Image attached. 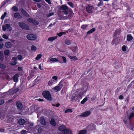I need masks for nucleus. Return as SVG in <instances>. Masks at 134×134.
<instances>
[{
	"mask_svg": "<svg viewBox=\"0 0 134 134\" xmlns=\"http://www.w3.org/2000/svg\"><path fill=\"white\" fill-rule=\"evenodd\" d=\"M87 131L86 130H83L80 131L78 134H85L86 133Z\"/></svg>",
	"mask_w": 134,
	"mask_h": 134,
	"instance_id": "28",
	"label": "nucleus"
},
{
	"mask_svg": "<svg viewBox=\"0 0 134 134\" xmlns=\"http://www.w3.org/2000/svg\"><path fill=\"white\" fill-rule=\"evenodd\" d=\"M17 64V62L15 61H12L10 63V65L11 66H14L16 65Z\"/></svg>",
	"mask_w": 134,
	"mask_h": 134,
	"instance_id": "46",
	"label": "nucleus"
},
{
	"mask_svg": "<svg viewBox=\"0 0 134 134\" xmlns=\"http://www.w3.org/2000/svg\"><path fill=\"white\" fill-rule=\"evenodd\" d=\"M117 38H114L111 42V44L112 45H114L115 44L116 45L117 44Z\"/></svg>",
	"mask_w": 134,
	"mask_h": 134,
	"instance_id": "25",
	"label": "nucleus"
},
{
	"mask_svg": "<svg viewBox=\"0 0 134 134\" xmlns=\"http://www.w3.org/2000/svg\"><path fill=\"white\" fill-rule=\"evenodd\" d=\"M40 122L41 124L43 125H45L46 124V122L43 116H42L41 117L40 119Z\"/></svg>",
	"mask_w": 134,
	"mask_h": 134,
	"instance_id": "11",
	"label": "nucleus"
},
{
	"mask_svg": "<svg viewBox=\"0 0 134 134\" xmlns=\"http://www.w3.org/2000/svg\"><path fill=\"white\" fill-rule=\"evenodd\" d=\"M57 35L59 37H61L62 35V32H60L57 34Z\"/></svg>",
	"mask_w": 134,
	"mask_h": 134,
	"instance_id": "64",
	"label": "nucleus"
},
{
	"mask_svg": "<svg viewBox=\"0 0 134 134\" xmlns=\"http://www.w3.org/2000/svg\"><path fill=\"white\" fill-rule=\"evenodd\" d=\"M13 10L15 12H17L18 11L17 7L16 6H13L12 7Z\"/></svg>",
	"mask_w": 134,
	"mask_h": 134,
	"instance_id": "44",
	"label": "nucleus"
},
{
	"mask_svg": "<svg viewBox=\"0 0 134 134\" xmlns=\"http://www.w3.org/2000/svg\"><path fill=\"white\" fill-rule=\"evenodd\" d=\"M68 4L71 8H73L74 5L73 3L71 2H68Z\"/></svg>",
	"mask_w": 134,
	"mask_h": 134,
	"instance_id": "45",
	"label": "nucleus"
},
{
	"mask_svg": "<svg viewBox=\"0 0 134 134\" xmlns=\"http://www.w3.org/2000/svg\"><path fill=\"white\" fill-rule=\"evenodd\" d=\"M2 37L4 38L5 39H7L8 38V36L7 35H6L5 34H3L2 36Z\"/></svg>",
	"mask_w": 134,
	"mask_h": 134,
	"instance_id": "54",
	"label": "nucleus"
},
{
	"mask_svg": "<svg viewBox=\"0 0 134 134\" xmlns=\"http://www.w3.org/2000/svg\"><path fill=\"white\" fill-rule=\"evenodd\" d=\"M87 100V98H85L81 102V103L82 104H83Z\"/></svg>",
	"mask_w": 134,
	"mask_h": 134,
	"instance_id": "38",
	"label": "nucleus"
},
{
	"mask_svg": "<svg viewBox=\"0 0 134 134\" xmlns=\"http://www.w3.org/2000/svg\"><path fill=\"white\" fill-rule=\"evenodd\" d=\"M33 24L35 25H37L39 24V22L37 21L34 20Z\"/></svg>",
	"mask_w": 134,
	"mask_h": 134,
	"instance_id": "50",
	"label": "nucleus"
},
{
	"mask_svg": "<svg viewBox=\"0 0 134 134\" xmlns=\"http://www.w3.org/2000/svg\"><path fill=\"white\" fill-rule=\"evenodd\" d=\"M71 99L72 101L74 100L75 99V96H72L71 98Z\"/></svg>",
	"mask_w": 134,
	"mask_h": 134,
	"instance_id": "62",
	"label": "nucleus"
},
{
	"mask_svg": "<svg viewBox=\"0 0 134 134\" xmlns=\"http://www.w3.org/2000/svg\"><path fill=\"white\" fill-rule=\"evenodd\" d=\"M45 1L49 4H51V1L50 0H45Z\"/></svg>",
	"mask_w": 134,
	"mask_h": 134,
	"instance_id": "63",
	"label": "nucleus"
},
{
	"mask_svg": "<svg viewBox=\"0 0 134 134\" xmlns=\"http://www.w3.org/2000/svg\"><path fill=\"white\" fill-rule=\"evenodd\" d=\"M65 43L66 44L68 45H69L71 43V41L68 40H65Z\"/></svg>",
	"mask_w": 134,
	"mask_h": 134,
	"instance_id": "35",
	"label": "nucleus"
},
{
	"mask_svg": "<svg viewBox=\"0 0 134 134\" xmlns=\"http://www.w3.org/2000/svg\"><path fill=\"white\" fill-rule=\"evenodd\" d=\"M68 56L69 58L71 59H73L74 60H76L78 59L76 57V56H71L70 55H69Z\"/></svg>",
	"mask_w": 134,
	"mask_h": 134,
	"instance_id": "27",
	"label": "nucleus"
},
{
	"mask_svg": "<svg viewBox=\"0 0 134 134\" xmlns=\"http://www.w3.org/2000/svg\"><path fill=\"white\" fill-rule=\"evenodd\" d=\"M6 68V66L0 63V68L2 69L5 70Z\"/></svg>",
	"mask_w": 134,
	"mask_h": 134,
	"instance_id": "30",
	"label": "nucleus"
},
{
	"mask_svg": "<svg viewBox=\"0 0 134 134\" xmlns=\"http://www.w3.org/2000/svg\"><path fill=\"white\" fill-rule=\"evenodd\" d=\"M53 89L55 90V92H57L59 91L61 89L58 86H55L53 88Z\"/></svg>",
	"mask_w": 134,
	"mask_h": 134,
	"instance_id": "24",
	"label": "nucleus"
},
{
	"mask_svg": "<svg viewBox=\"0 0 134 134\" xmlns=\"http://www.w3.org/2000/svg\"><path fill=\"white\" fill-rule=\"evenodd\" d=\"M34 20L33 19L31 18H29L27 20L30 23L33 24L34 22Z\"/></svg>",
	"mask_w": 134,
	"mask_h": 134,
	"instance_id": "39",
	"label": "nucleus"
},
{
	"mask_svg": "<svg viewBox=\"0 0 134 134\" xmlns=\"http://www.w3.org/2000/svg\"><path fill=\"white\" fill-rule=\"evenodd\" d=\"M121 32V30L120 29H116L115 32L114 33L113 35L114 37H116L117 35L119 34Z\"/></svg>",
	"mask_w": 134,
	"mask_h": 134,
	"instance_id": "15",
	"label": "nucleus"
},
{
	"mask_svg": "<svg viewBox=\"0 0 134 134\" xmlns=\"http://www.w3.org/2000/svg\"><path fill=\"white\" fill-rule=\"evenodd\" d=\"M43 97L47 100L51 101L52 100V98L50 92L47 90H44L42 93Z\"/></svg>",
	"mask_w": 134,
	"mask_h": 134,
	"instance_id": "1",
	"label": "nucleus"
},
{
	"mask_svg": "<svg viewBox=\"0 0 134 134\" xmlns=\"http://www.w3.org/2000/svg\"><path fill=\"white\" fill-rule=\"evenodd\" d=\"M42 55L41 54H38L36 57V60H38L40 59L42 57Z\"/></svg>",
	"mask_w": 134,
	"mask_h": 134,
	"instance_id": "42",
	"label": "nucleus"
},
{
	"mask_svg": "<svg viewBox=\"0 0 134 134\" xmlns=\"http://www.w3.org/2000/svg\"><path fill=\"white\" fill-rule=\"evenodd\" d=\"M82 94L81 93H79L78 95H77V98L79 99H81L82 98Z\"/></svg>",
	"mask_w": 134,
	"mask_h": 134,
	"instance_id": "47",
	"label": "nucleus"
},
{
	"mask_svg": "<svg viewBox=\"0 0 134 134\" xmlns=\"http://www.w3.org/2000/svg\"><path fill=\"white\" fill-rule=\"evenodd\" d=\"M64 134H72V133L71 131L68 129H66L64 130L63 132Z\"/></svg>",
	"mask_w": 134,
	"mask_h": 134,
	"instance_id": "20",
	"label": "nucleus"
},
{
	"mask_svg": "<svg viewBox=\"0 0 134 134\" xmlns=\"http://www.w3.org/2000/svg\"><path fill=\"white\" fill-rule=\"evenodd\" d=\"M94 9V7L90 5V4L88 5L86 8L87 12L88 13H92Z\"/></svg>",
	"mask_w": 134,
	"mask_h": 134,
	"instance_id": "5",
	"label": "nucleus"
},
{
	"mask_svg": "<svg viewBox=\"0 0 134 134\" xmlns=\"http://www.w3.org/2000/svg\"><path fill=\"white\" fill-rule=\"evenodd\" d=\"M25 121L24 119L20 118L18 120V123L20 125H23L24 124Z\"/></svg>",
	"mask_w": 134,
	"mask_h": 134,
	"instance_id": "14",
	"label": "nucleus"
},
{
	"mask_svg": "<svg viewBox=\"0 0 134 134\" xmlns=\"http://www.w3.org/2000/svg\"><path fill=\"white\" fill-rule=\"evenodd\" d=\"M4 102V100L3 99H0V105L3 104Z\"/></svg>",
	"mask_w": 134,
	"mask_h": 134,
	"instance_id": "58",
	"label": "nucleus"
},
{
	"mask_svg": "<svg viewBox=\"0 0 134 134\" xmlns=\"http://www.w3.org/2000/svg\"><path fill=\"white\" fill-rule=\"evenodd\" d=\"M62 12H63L64 14L65 15H67L68 13V11L66 10H64L62 11Z\"/></svg>",
	"mask_w": 134,
	"mask_h": 134,
	"instance_id": "59",
	"label": "nucleus"
},
{
	"mask_svg": "<svg viewBox=\"0 0 134 134\" xmlns=\"http://www.w3.org/2000/svg\"><path fill=\"white\" fill-rule=\"evenodd\" d=\"M64 81V80L63 81V80H61L59 82V83L58 84V85H57L61 89L62 88V87L63 86V83H65V82Z\"/></svg>",
	"mask_w": 134,
	"mask_h": 134,
	"instance_id": "23",
	"label": "nucleus"
},
{
	"mask_svg": "<svg viewBox=\"0 0 134 134\" xmlns=\"http://www.w3.org/2000/svg\"><path fill=\"white\" fill-rule=\"evenodd\" d=\"M9 53V51L8 50H5L4 51V54L6 55H8Z\"/></svg>",
	"mask_w": 134,
	"mask_h": 134,
	"instance_id": "40",
	"label": "nucleus"
},
{
	"mask_svg": "<svg viewBox=\"0 0 134 134\" xmlns=\"http://www.w3.org/2000/svg\"><path fill=\"white\" fill-rule=\"evenodd\" d=\"M5 79L7 80L8 81H9L12 79V78H11L8 75H7L6 76Z\"/></svg>",
	"mask_w": 134,
	"mask_h": 134,
	"instance_id": "43",
	"label": "nucleus"
},
{
	"mask_svg": "<svg viewBox=\"0 0 134 134\" xmlns=\"http://www.w3.org/2000/svg\"><path fill=\"white\" fill-rule=\"evenodd\" d=\"M133 39V37L131 34L128 35L127 36V40L128 41H131Z\"/></svg>",
	"mask_w": 134,
	"mask_h": 134,
	"instance_id": "22",
	"label": "nucleus"
},
{
	"mask_svg": "<svg viewBox=\"0 0 134 134\" xmlns=\"http://www.w3.org/2000/svg\"><path fill=\"white\" fill-rule=\"evenodd\" d=\"M89 127H90V128H91V130L96 129L95 126L94 124H93L92 125L89 126Z\"/></svg>",
	"mask_w": 134,
	"mask_h": 134,
	"instance_id": "36",
	"label": "nucleus"
},
{
	"mask_svg": "<svg viewBox=\"0 0 134 134\" xmlns=\"http://www.w3.org/2000/svg\"><path fill=\"white\" fill-rule=\"evenodd\" d=\"M42 128L41 127H39L37 129V131L38 133H42Z\"/></svg>",
	"mask_w": 134,
	"mask_h": 134,
	"instance_id": "48",
	"label": "nucleus"
},
{
	"mask_svg": "<svg viewBox=\"0 0 134 134\" xmlns=\"http://www.w3.org/2000/svg\"><path fill=\"white\" fill-rule=\"evenodd\" d=\"M51 61L53 62H58L59 61V60L56 58H52L50 59Z\"/></svg>",
	"mask_w": 134,
	"mask_h": 134,
	"instance_id": "33",
	"label": "nucleus"
},
{
	"mask_svg": "<svg viewBox=\"0 0 134 134\" xmlns=\"http://www.w3.org/2000/svg\"><path fill=\"white\" fill-rule=\"evenodd\" d=\"M68 9H69L67 5H62L59 8V9L60 10H66Z\"/></svg>",
	"mask_w": 134,
	"mask_h": 134,
	"instance_id": "13",
	"label": "nucleus"
},
{
	"mask_svg": "<svg viewBox=\"0 0 134 134\" xmlns=\"http://www.w3.org/2000/svg\"><path fill=\"white\" fill-rule=\"evenodd\" d=\"M5 45L6 47L8 48H10L12 46V44L10 42H6L5 43Z\"/></svg>",
	"mask_w": 134,
	"mask_h": 134,
	"instance_id": "16",
	"label": "nucleus"
},
{
	"mask_svg": "<svg viewBox=\"0 0 134 134\" xmlns=\"http://www.w3.org/2000/svg\"><path fill=\"white\" fill-rule=\"evenodd\" d=\"M57 38V36L49 37L48 38V40L49 41H52L56 39Z\"/></svg>",
	"mask_w": 134,
	"mask_h": 134,
	"instance_id": "21",
	"label": "nucleus"
},
{
	"mask_svg": "<svg viewBox=\"0 0 134 134\" xmlns=\"http://www.w3.org/2000/svg\"><path fill=\"white\" fill-rule=\"evenodd\" d=\"M52 79H53V80H54L55 81H57L58 79V76H53L52 78Z\"/></svg>",
	"mask_w": 134,
	"mask_h": 134,
	"instance_id": "56",
	"label": "nucleus"
},
{
	"mask_svg": "<svg viewBox=\"0 0 134 134\" xmlns=\"http://www.w3.org/2000/svg\"><path fill=\"white\" fill-rule=\"evenodd\" d=\"M96 29L95 28H92L91 30L88 31L86 33L87 35L92 33L96 31Z\"/></svg>",
	"mask_w": 134,
	"mask_h": 134,
	"instance_id": "19",
	"label": "nucleus"
},
{
	"mask_svg": "<svg viewBox=\"0 0 134 134\" xmlns=\"http://www.w3.org/2000/svg\"><path fill=\"white\" fill-rule=\"evenodd\" d=\"M27 132V131L24 130H22L20 132L21 134H25Z\"/></svg>",
	"mask_w": 134,
	"mask_h": 134,
	"instance_id": "52",
	"label": "nucleus"
},
{
	"mask_svg": "<svg viewBox=\"0 0 134 134\" xmlns=\"http://www.w3.org/2000/svg\"><path fill=\"white\" fill-rule=\"evenodd\" d=\"M134 117V113H131L128 116V119L129 121H130L131 118Z\"/></svg>",
	"mask_w": 134,
	"mask_h": 134,
	"instance_id": "29",
	"label": "nucleus"
},
{
	"mask_svg": "<svg viewBox=\"0 0 134 134\" xmlns=\"http://www.w3.org/2000/svg\"><path fill=\"white\" fill-rule=\"evenodd\" d=\"M16 105L18 109L21 110L23 108V104L20 102L17 101L16 102Z\"/></svg>",
	"mask_w": 134,
	"mask_h": 134,
	"instance_id": "9",
	"label": "nucleus"
},
{
	"mask_svg": "<svg viewBox=\"0 0 134 134\" xmlns=\"http://www.w3.org/2000/svg\"><path fill=\"white\" fill-rule=\"evenodd\" d=\"M0 60L3 61L4 60V55L2 51H0Z\"/></svg>",
	"mask_w": 134,
	"mask_h": 134,
	"instance_id": "26",
	"label": "nucleus"
},
{
	"mask_svg": "<svg viewBox=\"0 0 134 134\" xmlns=\"http://www.w3.org/2000/svg\"><path fill=\"white\" fill-rule=\"evenodd\" d=\"M66 126L64 125H62L60 126L58 128V130L60 131H63L64 132V130L65 129Z\"/></svg>",
	"mask_w": 134,
	"mask_h": 134,
	"instance_id": "12",
	"label": "nucleus"
},
{
	"mask_svg": "<svg viewBox=\"0 0 134 134\" xmlns=\"http://www.w3.org/2000/svg\"><path fill=\"white\" fill-rule=\"evenodd\" d=\"M53 83L52 82V81L51 80L49 81L48 83V86H52Z\"/></svg>",
	"mask_w": 134,
	"mask_h": 134,
	"instance_id": "55",
	"label": "nucleus"
},
{
	"mask_svg": "<svg viewBox=\"0 0 134 134\" xmlns=\"http://www.w3.org/2000/svg\"><path fill=\"white\" fill-rule=\"evenodd\" d=\"M20 11L21 13L26 17L29 18L30 17L29 15L27 13L23 8H21L20 9Z\"/></svg>",
	"mask_w": 134,
	"mask_h": 134,
	"instance_id": "8",
	"label": "nucleus"
},
{
	"mask_svg": "<svg viewBox=\"0 0 134 134\" xmlns=\"http://www.w3.org/2000/svg\"><path fill=\"white\" fill-rule=\"evenodd\" d=\"M4 44L3 43H0V49H2L3 48Z\"/></svg>",
	"mask_w": 134,
	"mask_h": 134,
	"instance_id": "61",
	"label": "nucleus"
},
{
	"mask_svg": "<svg viewBox=\"0 0 134 134\" xmlns=\"http://www.w3.org/2000/svg\"><path fill=\"white\" fill-rule=\"evenodd\" d=\"M17 57V59L20 60H21L23 58L22 56L20 55H18Z\"/></svg>",
	"mask_w": 134,
	"mask_h": 134,
	"instance_id": "49",
	"label": "nucleus"
},
{
	"mask_svg": "<svg viewBox=\"0 0 134 134\" xmlns=\"http://www.w3.org/2000/svg\"><path fill=\"white\" fill-rule=\"evenodd\" d=\"M124 98V96L122 95H121L119 96V99H122Z\"/></svg>",
	"mask_w": 134,
	"mask_h": 134,
	"instance_id": "60",
	"label": "nucleus"
},
{
	"mask_svg": "<svg viewBox=\"0 0 134 134\" xmlns=\"http://www.w3.org/2000/svg\"><path fill=\"white\" fill-rule=\"evenodd\" d=\"M31 49L32 51H35L36 50L37 48L34 45H32L31 47Z\"/></svg>",
	"mask_w": 134,
	"mask_h": 134,
	"instance_id": "41",
	"label": "nucleus"
},
{
	"mask_svg": "<svg viewBox=\"0 0 134 134\" xmlns=\"http://www.w3.org/2000/svg\"><path fill=\"white\" fill-rule=\"evenodd\" d=\"M72 110L71 109H68L65 110V113H72Z\"/></svg>",
	"mask_w": 134,
	"mask_h": 134,
	"instance_id": "37",
	"label": "nucleus"
},
{
	"mask_svg": "<svg viewBox=\"0 0 134 134\" xmlns=\"http://www.w3.org/2000/svg\"><path fill=\"white\" fill-rule=\"evenodd\" d=\"M88 26V25L87 24L83 25L81 26V28L83 30L86 29L87 27Z\"/></svg>",
	"mask_w": 134,
	"mask_h": 134,
	"instance_id": "32",
	"label": "nucleus"
},
{
	"mask_svg": "<svg viewBox=\"0 0 134 134\" xmlns=\"http://www.w3.org/2000/svg\"><path fill=\"white\" fill-rule=\"evenodd\" d=\"M62 58L63 60V63H65L66 62L67 59L66 57L64 56L62 57Z\"/></svg>",
	"mask_w": 134,
	"mask_h": 134,
	"instance_id": "51",
	"label": "nucleus"
},
{
	"mask_svg": "<svg viewBox=\"0 0 134 134\" xmlns=\"http://www.w3.org/2000/svg\"><path fill=\"white\" fill-rule=\"evenodd\" d=\"M50 124L53 126H55L56 125V123L55 120L53 118H52L50 121Z\"/></svg>",
	"mask_w": 134,
	"mask_h": 134,
	"instance_id": "18",
	"label": "nucleus"
},
{
	"mask_svg": "<svg viewBox=\"0 0 134 134\" xmlns=\"http://www.w3.org/2000/svg\"><path fill=\"white\" fill-rule=\"evenodd\" d=\"M27 38L30 40H34L36 39L37 37L36 36L32 34H29L26 36Z\"/></svg>",
	"mask_w": 134,
	"mask_h": 134,
	"instance_id": "4",
	"label": "nucleus"
},
{
	"mask_svg": "<svg viewBox=\"0 0 134 134\" xmlns=\"http://www.w3.org/2000/svg\"><path fill=\"white\" fill-rule=\"evenodd\" d=\"M128 117L126 116L124 118L123 120V122L125 124H126L128 122Z\"/></svg>",
	"mask_w": 134,
	"mask_h": 134,
	"instance_id": "31",
	"label": "nucleus"
},
{
	"mask_svg": "<svg viewBox=\"0 0 134 134\" xmlns=\"http://www.w3.org/2000/svg\"><path fill=\"white\" fill-rule=\"evenodd\" d=\"M18 25L19 26L23 29L26 30H30V27L29 26L23 22H19L18 23Z\"/></svg>",
	"mask_w": 134,
	"mask_h": 134,
	"instance_id": "2",
	"label": "nucleus"
},
{
	"mask_svg": "<svg viewBox=\"0 0 134 134\" xmlns=\"http://www.w3.org/2000/svg\"><path fill=\"white\" fill-rule=\"evenodd\" d=\"M91 114V112L90 111H86L82 113L80 115L81 117H87L89 116Z\"/></svg>",
	"mask_w": 134,
	"mask_h": 134,
	"instance_id": "6",
	"label": "nucleus"
},
{
	"mask_svg": "<svg viewBox=\"0 0 134 134\" xmlns=\"http://www.w3.org/2000/svg\"><path fill=\"white\" fill-rule=\"evenodd\" d=\"M122 50L124 52H125L126 50V47L124 45L122 47Z\"/></svg>",
	"mask_w": 134,
	"mask_h": 134,
	"instance_id": "53",
	"label": "nucleus"
},
{
	"mask_svg": "<svg viewBox=\"0 0 134 134\" xmlns=\"http://www.w3.org/2000/svg\"><path fill=\"white\" fill-rule=\"evenodd\" d=\"M7 29V30L10 31L12 30V28L10 26V24H6L2 26V29L4 31H5Z\"/></svg>",
	"mask_w": 134,
	"mask_h": 134,
	"instance_id": "3",
	"label": "nucleus"
},
{
	"mask_svg": "<svg viewBox=\"0 0 134 134\" xmlns=\"http://www.w3.org/2000/svg\"><path fill=\"white\" fill-rule=\"evenodd\" d=\"M103 4V2L101 1L99 2L97 6L98 7H100Z\"/></svg>",
	"mask_w": 134,
	"mask_h": 134,
	"instance_id": "57",
	"label": "nucleus"
},
{
	"mask_svg": "<svg viewBox=\"0 0 134 134\" xmlns=\"http://www.w3.org/2000/svg\"><path fill=\"white\" fill-rule=\"evenodd\" d=\"M7 13L5 12L4 13V14L2 15L1 17V19L2 20H3L5 17V16L7 15Z\"/></svg>",
	"mask_w": 134,
	"mask_h": 134,
	"instance_id": "34",
	"label": "nucleus"
},
{
	"mask_svg": "<svg viewBox=\"0 0 134 134\" xmlns=\"http://www.w3.org/2000/svg\"><path fill=\"white\" fill-rule=\"evenodd\" d=\"M68 15L67 16V18L68 19H70L74 15V13L72 9L71 8H69L68 9Z\"/></svg>",
	"mask_w": 134,
	"mask_h": 134,
	"instance_id": "7",
	"label": "nucleus"
},
{
	"mask_svg": "<svg viewBox=\"0 0 134 134\" xmlns=\"http://www.w3.org/2000/svg\"><path fill=\"white\" fill-rule=\"evenodd\" d=\"M19 76V75L18 73H16L13 76V81L16 82H18L19 81L18 78Z\"/></svg>",
	"mask_w": 134,
	"mask_h": 134,
	"instance_id": "10",
	"label": "nucleus"
},
{
	"mask_svg": "<svg viewBox=\"0 0 134 134\" xmlns=\"http://www.w3.org/2000/svg\"><path fill=\"white\" fill-rule=\"evenodd\" d=\"M14 16L15 18L19 19H21L22 18L21 16L20 15L19 13L17 12L15 13Z\"/></svg>",
	"mask_w": 134,
	"mask_h": 134,
	"instance_id": "17",
	"label": "nucleus"
}]
</instances>
